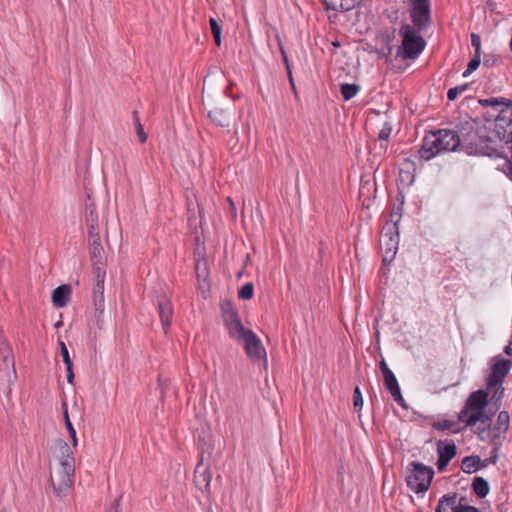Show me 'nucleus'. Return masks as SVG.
Listing matches in <instances>:
<instances>
[{"label": "nucleus", "mask_w": 512, "mask_h": 512, "mask_svg": "<svg viewBox=\"0 0 512 512\" xmlns=\"http://www.w3.org/2000/svg\"><path fill=\"white\" fill-rule=\"evenodd\" d=\"M461 149L468 155L500 157L501 147L498 144L491 121L485 123L476 119L468 120L460 126Z\"/></svg>", "instance_id": "1"}, {"label": "nucleus", "mask_w": 512, "mask_h": 512, "mask_svg": "<svg viewBox=\"0 0 512 512\" xmlns=\"http://www.w3.org/2000/svg\"><path fill=\"white\" fill-rule=\"evenodd\" d=\"M224 323L229 336L243 344L247 357L253 363L267 368V353L261 339L251 329L244 327L236 310L230 309L225 312Z\"/></svg>", "instance_id": "2"}, {"label": "nucleus", "mask_w": 512, "mask_h": 512, "mask_svg": "<svg viewBox=\"0 0 512 512\" xmlns=\"http://www.w3.org/2000/svg\"><path fill=\"white\" fill-rule=\"evenodd\" d=\"M434 477V470L421 462L413 461L407 467V486L416 494L425 493Z\"/></svg>", "instance_id": "3"}, {"label": "nucleus", "mask_w": 512, "mask_h": 512, "mask_svg": "<svg viewBox=\"0 0 512 512\" xmlns=\"http://www.w3.org/2000/svg\"><path fill=\"white\" fill-rule=\"evenodd\" d=\"M399 35L402 37V44L397 53L403 59H416L425 49V40L409 24L401 25Z\"/></svg>", "instance_id": "4"}, {"label": "nucleus", "mask_w": 512, "mask_h": 512, "mask_svg": "<svg viewBox=\"0 0 512 512\" xmlns=\"http://www.w3.org/2000/svg\"><path fill=\"white\" fill-rule=\"evenodd\" d=\"M491 126L493 127L492 133L503 152L502 143H512V103L500 110L495 120L491 121Z\"/></svg>", "instance_id": "5"}, {"label": "nucleus", "mask_w": 512, "mask_h": 512, "mask_svg": "<svg viewBox=\"0 0 512 512\" xmlns=\"http://www.w3.org/2000/svg\"><path fill=\"white\" fill-rule=\"evenodd\" d=\"M75 464L61 463L55 473V476H51V484L54 492L58 496H62L70 489L74 483Z\"/></svg>", "instance_id": "6"}, {"label": "nucleus", "mask_w": 512, "mask_h": 512, "mask_svg": "<svg viewBox=\"0 0 512 512\" xmlns=\"http://www.w3.org/2000/svg\"><path fill=\"white\" fill-rule=\"evenodd\" d=\"M379 368L383 374L384 385L391 394L393 400L402 408L407 409L408 406L401 394L398 380L384 359L380 361Z\"/></svg>", "instance_id": "7"}, {"label": "nucleus", "mask_w": 512, "mask_h": 512, "mask_svg": "<svg viewBox=\"0 0 512 512\" xmlns=\"http://www.w3.org/2000/svg\"><path fill=\"white\" fill-rule=\"evenodd\" d=\"M493 361L491 373L487 378V390H492L497 385L502 384L512 368V359H505L499 355L494 357Z\"/></svg>", "instance_id": "8"}, {"label": "nucleus", "mask_w": 512, "mask_h": 512, "mask_svg": "<svg viewBox=\"0 0 512 512\" xmlns=\"http://www.w3.org/2000/svg\"><path fill=\"white\" fill-rule=\"evenodd\" d=\"M410 16L413 25L423 30L430 23V0H410Z\"/></svg>", "instance_id": "9"}, {"label": "nucleus", "mask_w": 512, "mask_h": 512, "mask_svg": "<svg viewBox=\"0 0 512 512\" xmlns=\"http://www.w3.org/2000/svg\"><path fill=\"white\" fill-rule=\"evenodd\" d=\"M95 284L93 286V304L99 313H103L105 308L104 299V282L106 277V271L103 268L102 263H96L94 267Z\"/></svg>", "instance_id": "10"}, {"label": "nucleus", "mask_w": 512, "mask_h": 512, "mask_svg": "<svg viewBox=\"0 0 512 512\" xmlns=\"http://www.w3.org/2000/svg\"><path fill=\"white\" fill-rule=\"evenodd\" d=\"M458 421L468 427L476 426L477 423L488 426L492 425L491 415L486 414L484 410L468 408L466 405L458 413Z\"/></svg>", "instance_id": "11"}, {"label": "nucleus", "mask_w": 512, "mask_h": 512, "mask_svg": "<svg viewBox=\"0 0 512 512\" xmlns=\"http://www.w3.org/2000/svg\"><path fill=\"white\" fill-rule=\"evenodd\" d=\"M510 426V416L507 411H500L497 415L496 422L492 428L490 444L499 450L506 438V433Z\"/></svg>", "instance_id": "12"}, {"label": "nucleus", "mask_w": 512, "mask_h": 512, "mask_svg": "<svg viewBox=\"0 0 512 512\" xmlns=\"http://www.w3.org/2000/svg\"><path fill=\"white\" fill-rule=\"evenodd\" d=\"M435 132L438 140L441 141L440 149L442 152L455 151L457 148H461L460 128H458V131L439 129Z\"/></svg>", "instance_id": "13"}, {"label": "nucleus", "mask_w": 512, "mask_h": 512, "mask_svg": "<svg viewBox=\"0 0 512 512\" xmlns=\"http://www.w3.org/2000/svg\"><path fill=\"white\" fill-rule=\"evenodd\" d=\"M440 140L436 135V132L433 131L430 134L426 135L423 139V143L421 148L418 150V156L420 159L428 161L442 153L440 149Z\"/></svg>", "instance_id": "14"}, {"label": "nucleus", "mask_w": 512, "mask_h": 512, "mask_svg": "<svg viewBox=\"0 0 512 512\" xmlns=\"http://www.w3.org/2000/svg\"><path fill=\"white\" fill-rule=\"evenodd\" d=\"M157 307L158 314L161 321L162 328L165 334H168V331L172 324V318L174 314V308L171 303V300L163 295L158 297L157 299Z\"/></svg>", "instance_id": "15"}, {"label": "nucleus", "mask_w": 512, "mask_h": 512, "mask_svg": "<svg viewBox=\"0 0 512 512\" xmlns=\"http://www.w3.org/2000/svg\"><path fill=\"white\" fill-rule=\"evenodd\" d=\"M399 218L396 221H391L387 223L383 228V234L381 237V244L385 246V248H390L394 250H398L399 245V231H398V222Z\"/></svg>", "instance_id": "16"}, {"label": "nucleus", "mask_w": 512, "mask_h": 512, "mask_svg": "<svg viewBox=\"0 0 512 512\" xmlns=\"http://www.w3.org/2000/svg\"><path fill=\"white\" fill-rule=\"evenodd\" d=\"M437 453V467L439 470H443L449 464V462L455 457L456 445L452 441L447 443L443 441H438Z\"/></svg>", "instance_id": "17"}, {"label": "nucleus", "mask_w": 512, "mask_h": 512, "mask_svg": "<svg viewBox=\"0 0 512 512\" xmlns=\"http://www.w3.org/2000/svg\"><path fill=\"white\" fill-rule=\"evenodd\" d=\"M211 472L208 466H204L203 464V458L200 459L198 464L196 465L195 472H194V481L196 486L202 491V492H208L210 483H211Z\"/></svg>", "instance_id": "18"}, {"label": "nucleus", "mask_w": 512, "mask_h": 512, "mask_svg": "<svg viewBox=\"0 0 512 512\" xmlns=\"http://www.w3.org/2000/svg\"><path fill=\"white\" fill-rule=\"evenodd\" d=\"M465 498H458L456 493L443 495L437 503L435 512H454L458 509L461 502H464Z\"/></svg>", "instance_id": "19"}, {"label": "nucleus", "mask_w": 512, "mask_h": 512, "mask_svg": "<svg viewBox=\"0 0 512 512\" xmlns=\"http://www.w3.org/2000/svg\"><path fill=\"white\" fill-rule=\"evenodd\" d=\"M488 396L489 393L487 390L480 389L473 391L466 399L464 405L468 406V408H477L485 411L488 406Z\"/></svg>", "instance_id": "20"}, {"label": "nucleus", "mask_w": 512, "mask_h": 512, "mask_svg": "<svg viewBox=\"0 0 512 512\" xmlns=\"http://www.w3.org/2000/svg\"><path fill=\"white\" fill-rule=\"evenodd\" d=\"M71 288L68 285H61L54 289L52 294V302L55 307H65L69 301Z\"/></svg>", "instance_id": "21"}, {"label": "nucleus", "mask_w": 512, "mask_h": 512, "mask_svg": "<svg viewBox=\"0 0 512 512\" xmlns=\"http://www.w3.org/2000/svg\"><path fill=\"white\" fill-rule=\"evenodd\" d=\"M362 0H340V3L337 4L336 1L333 0H323L326 9L338 11L339 9L342 11H349L356 7Z\"/></svg>", "instance_id": "22"}, {"label": "nucleus", "mask_w": 512, "mask_h": 512, "mask_svg": "<svg viewBox=\"0 0 512 512\" xmlns=\"http://www.w3.org/2000/svg\"><path fill=\"white\" fill-rule=\"evenodd\" d=\"M485 464L482 463L479 456H467L462 460L461 469L464 473L471 474L484 468Z\"/></svg>", "instance_id": "23"}, {"label": "nucleus", "mask_w": 512, "mask_h": 512, "mask_svg": "<svg viewBox=\"0 0 512 512\" xmlns=\"http://www.w3.org/2000/svg\"><path fill=\"white\" fill-rule=\"evenodd\" d=\"M208 117L213 123L220 127H228L230 123L229 116L226 111L220 108H215L208 112Z\"/></svg>", "instance_id": "24"}, {"label": "nucleus", "mask_w": 512, "mask_h": 512, "mask_svg": "<svg viewBox=\"0 0 512 512\" xmlns=\"http://www.w3.org/2000/svg\"><path fill=\"white\" fill-rule=\"evenodd\" d=\"M431 426L434 430L437 431H460L458 421L454 419H439L434 421Z\"/></svg>", "instance_id": "25"}, {"label": "nucleus", "mask_w": 512, "mask_h": 512, "mask_svg": "<svg viewBox=\"0 0 512 512\" xmlns=\"http://www.w3.org/2000/svg\"><path fill=\"white\" fill-rule=\"evenodd\" d=\"M62 409H63V417H64V422H65V427H66V429L68 431V434L70 436L72 445L74 447H77L78 439H77L76 430H75L74 426L72 425V423L70 421L69 414H68V405H67V403L65 401L62 402Z\"/></svg>", "instance_id": "26"}, {"label": "nucleus", "mask_w": 512, "mask_h": 512, "mask_svg": "<svg viewBox=\"0 0 512 512\" xmlns=\"http://www.w3.org/2000/svg\"><path fill=\"white\" fill-rule=\"evenodd\" d=\"M472 489L479 498H484L490 491V486L487 480L482 477H475L472 483Z\"/></svg>", "instance_id": "27"}, {"label": "nucleus", "mask_w": 512, "mask_h": 512, "mask_svg": "<svg viewBox=\"0 0 512 512\" xmlns=\"http://www.w3.org/2000/svg\"><path fill=\"white\" fill-rule=\"evenodd\" d=\"M58 447L60 452L59 462L75 464V458L71 447L65 441H60Z\"/></svg>", "instance_id": "28"}, {"label": "nucleus", "mask_w": 512, "mask_h": 512, "mask_svg": "<svg viewBox=\"0 0 512 512\" xmlns=\"http://www.w3.org/2000/svg\"><path fill=\"white\" fill-rule=\"evenodd\" d=\"M359 91L360 86L355 83H342L340 85V93L345 101H348L355 97Z\"/></svg>", "instance_id": "29"}, {"label": "nucleus", "mask_w": 512, "mask_h": 512, "mask_svg": "<svg viewBox=\"0 0 512 512\" xmlns=\"http://www.w3.org/2000/svg\"><path fill=\"white\" fill-rule=\"evenodd\" d=\"M474 427H475L474 433L477 435L479 440L490 442L491 435H492L491 426L482 425L481 423H479V425L476 424V426H474Z\"/></svg>", "instance_id": "30"}, {"label": "nucleus", "mask_w": 512, "mask_h": 512, "mask_svg": "<svg viewBox=\"0 0 512 512\" xmlns=\"http://www.w3.org/2000/svg\"><path fill=\"white\" fill-rule=\"evenodd\" d=\"M0 356L3 360V365L5 368L9 369L10 367L14 369V360L12 356L11 349L3 344V347L0 349Z\"/></svg>", "instance_id": "31"}, {"label": "nucleus", "mask_w": 512, "mask_h": 512, "mask_svg": "<svg viewBox=\"0 0 512 512\" xmlns=\"http://www.w3.org/2000/svg\"><path fill=\"white\" fill-rule=\"evenodd\" d=\"M209 25H210V28H211V33L214 37V40H215V44L217 46H220L221 45V31H222V28L220 26V24L217 22L216 19L214 18H210L209 19Z\"/></svg>", "instance_id": "32"}, {"label": "nucleus", "mask_w": 512, "mask_h": 512, "mask_svg": "<svg viewBox=\"0 0 512 512\" xmlns=\"http://www.w3.org/2000/svg\"><path fill=\"white\" fill-rule=\"evenodd\" d=\"M254 285L249 282L244 284L238 292V297L242 300H249L253 297Z\"/></svg>", "instance_id": "33"}, {"label": "nucleus", "mask_w": 512, "mask_h": 512, "mask_svg": "<svg viewBox=\"0 0 512 512\" xmlns=\"http://www.w3.org/2000/svg\"><path fill=\"white\" fill-rule=\"evenodd\" d=\"M481 63V54H474L473 58L469 61L466 70L463 72V77H467L475 71Z\"/></svg>", "instance_id": "34"}, {"label": "nucleus", "mask_w": 512, "mask_h": 512, "mask_svg": "<svg viewBox=\"0 0 512 512\" xmlns=\"http://www.w3.org/2000/svg\"><path fill=\"white\" fill-rule=\"evenodd\" d=\"M280 52H281V55L283 58V62L286 66L289 82L291 84L292 89L295 90V84H294V80H293V76H292V72H291V68H290V64H289V59H288V56H287V54L284 50V47L282 45H280Z\"/></svg>", "instance_id": "35"}, {"label": "nucleus", "mask_w": 512, "mask_h": 512, "mask_svg": "<svg viewBox=\"0 0 512 512\" xmlns=\"http://www.w3.org/2000/svg\"><path fill=\"white\" fill-rule=\"evenodd\" d=\"M392 132V125L389 121H386L383 123L379 133H378V139L381 141H386L389 139Z\"/></svg>", "instance_id": "36"}, {"label": "nucleus", "mask_w": 512, "mask_h": 512, "mask_svg": "<svg viewBox=\"0 0 512 512\" xmlns=\"http://www.w3.org/2000/svg\"><path fill=\"white\" fill-rule=\"evenodd\" d=\"M468 86L466 84L450 88L447 92V98L450 101L456 100L459 94L465 92Z\"/></svg>", "instance_id": "37"}, {"label": "nucleus", "mask_w": 512, "mask_h": 512, "mask_svg": "<svg viewBox=\"0 0 512 512\" xmlns=\"http://www.w3.org/2000/svg\"><path fill=\"white\" fill-rule=\"evenodd\" d=\"M102 250L100 240L98 238L94 239L90 247L91 259L94 261L96 258L100 257Z\"/></svg>", "instance_id": "38"}, {"label": "nucleus", "mask_w": 512, "mask_h": 512, "mask_svg": "<svg viewBox=\"0 0 512 512\" xmlns=\"http://www.w3.org/2000/svg\"><path fill=\"white\" fill-rule=\"evenodd\" d=\"M353 405L356 409H361L363 406V398L359 387H356L353 392Z\"/></svg>", "instance_id": "39"}, {"label": "nucleus", "mask_w": 512, "mask_h": 512, "mask_svg": "<svg viewBox=\"0 0 512 512\" xmlns=\"http://www.w3.org/2000/svg\"><path fill=\"white\" fill-rule=\"evenodd\" d=\"M134 117H136V113H134ZM135 123H136V132L139 137V141L141 143H144L147 140V134L144 132V129H143L138 118H135Z\"/></svg>", "instance_id": "40"}, {"label": "nucleus", "mask_w": 512, "mask_h": 512, "mask_svg": "<svg viewBox=\"0 0 512 512\" xmlns=\"http://www.w3.org/2000/svg\"><path fill=\"white\" fill-rule=\"evenodd\" d=\"M60 349L65 366H69V364L72 363V360L70 358L68 348L63 341H60Z\"/></svg>", "instance_id": "41"}, {"label": "nucleus", "mask_w": 512, "mask_h": 512, "mask_svg": "<svg viewBox=\"0 0 512 512\" xmlns=\"http://www.w3.org/2000/svg\"><path fill=\"white\" fill-rule=\"evenodd\" d=\"M471 45L475 48L474 54H481V37L478 34H471Z\"/></svg>", "instance_id": "42"}, {"label": "nucleus", "mask_w": 512, "mask_h": 512, "mask_svg": "<svg viewBox=\"0 0 512 512\" xmlns=\"http://www.w3.org/2000/svg\"><path fill=\"white\" fill-rule=\"evenodd\" d=\"M396 252H397V250L390 249V248H384L383 259H382L383 263H385V264L391 263L396 255Z\"/></svg>", "instance_id": "43"}, {"label": "nucleus", "mask_w": 512, "mask_h": 512, "mask_svg": "<svg viewBox=\"0 0 512 512\" xmlns=\"http://www.w3.org/2000/svg\"><path fill=\"white\" fill-rule=\"evenodd\" d=\"M498 63V57L493 54L485 55L483 65L486 67H492Z\"/></svg>", "instance_id": "44"}, {"label": "nucleus", "mask_w": 512, "mask_h": 512, "mask_svg": "<svg viewBox=\"0 0 512 512\" xmlns=\"http://www.w3.org/2000/svg\"><path fill=\"white\" fill-rule=\"evenodd\" d=\"M454 512H480V510L474 506L467 505L461 502L460 505L458 506V509Z\"/></svg>", "instance_id": "45"}, {"label": "nucleus", "mask_w": 512, "mask_h": 512, "mask_svg": "<svg viewBox=\"0 0 512 512\" xmlns=\"http://www.w3.org/2000/svg\"><path fill=\"white\" fill-rule=\"evenodd\" d=\"M492 447H493V454L483 462L485 465L487 463H489V464H496L497 461H498V453H497L498 450H495L494 446H492Z\"/></svg>", "instance_id": "46"}, {"label": "nucleus", "mask_w": 512, "mask_h": 512, "mask_svg": "<svg viewBox=\"0 0 512 512\" xmlns=\"http://www.w3.org/2000/svg\"><path fill=\"white\" fill-rule=\"evenodd\" d=\"M66 372H67V381L70 384H73L74 381V373H73V363H70L69 366H66Z\"/></svg>", "instance_id": "47"}, {"label": "nucleus", "mask_w": 512, "mask_h": 512, "mask_svg": "<svg viewBox=\"0 0 512 512\" xmlns=\"http://www.w3.org/2000/svg\"><path fill=\"white\" fill-rule=\"evenodd\" d=\"M504 353L508 356H512V333L508 341V344L504 348Z\"/></svg>", "instance_id": "48"}, {"label": "nucleus", "mask_w": 512, "mask_h": 512, "mask_svg": "<svg viewBox=\"0 0 512 512\" xmlns=\"http://www.w3.org/2000/svg\"><path fill=\"white\" fill-rule=\"evenodd\" d=\"M495 388L496 389H495V392L493 394V398H495V397L501 398L503 393H504V388L502 387V384L497 385Z\"/></svg>", "instance_id": "49"}, {"label": "nucleus", "mask_w": 512, "mask_h": 512, "mask_svg": "<svg viewBox=\"0 0 512 512\" xmlns=\"http://www.w3.org/2000/svg\"><path fill=\"white\" fill-rule=\"evenodd\" d=\"M482 104H489V105H496L500 103V100L498 98H490L480 101Z\"/></svg>", "instance_id": "50"}, {"label": "nucleus", "mask_w": 512, "mask_h": 512, "mask_svg": "<svg viewBox=\"0 0 512 512\" xmlns=\"http://www.w3.org/2000/svg\"><path fill=\"white\" fill-rule=\"evenodd\" d=\"M120 499H117L115 500V503H114V512H120Z\"/></svg>", "instance_id": "51"}, {"label": "nucleus", "mask_w": 512, "mask_h": 512, "mask_svg": "<svg viewBox=\"0 0 512 512\" xmlns=\"http://www.w3.org/2000/svg\"><path fill=\"white\" fill-rule=\"evenodd\" d=\"M507 175L512 179V163L508 161V172Z\"/></svg>", "instance_id": "52"}]
</instances>
